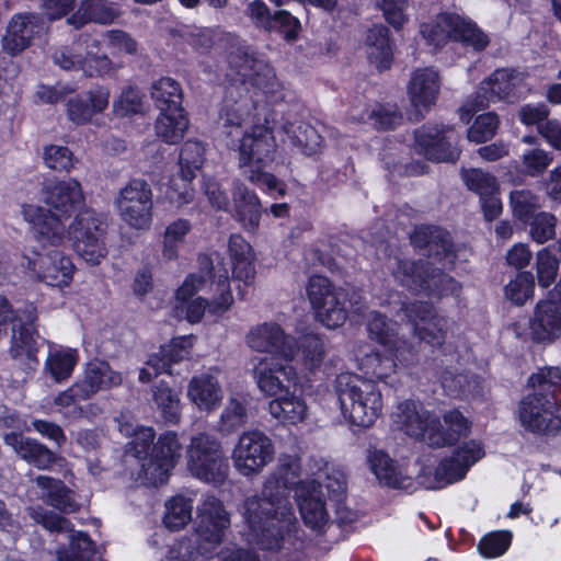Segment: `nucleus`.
Wrapping results in <instances>:
<instances>
[{
	"label": "nucleus",
	"mask_w": 561,
	"mask_h": 561,
	"mask_svg": "<svg viewBox=\"0 0 561 561\" xmlns=\"http://www.w3.org/2000/svg\"><path fill=\"white\" fill-rule=\"evenodd\" d=\"M280 481L270 477L261 496L245 500L243 518L244 536L249 543L276 554L278 561H300L304 546L301 530L289 502L287 490H295V497L305 526L316 534H324L332 525L322 491L311 488L307 481L283 470Z\"/></svg>",
	"instance_id": "obj_1"
},
{
	"label": "nucleus",
	"mask_w": 561,
	"mask_h": 561,
	"mask_svg": "<svg viewBox=\"0 0 561 561\" xmlns=\"http://www.w3.org/2000/svg\"><path fill=\"white\" fill-rule=\"evenodd\" d=\"M230 64L240 78L228 87L219 118L227 135L234 138L253 125H260L255 113L259 94L267 102L276 103L286 93L274 69L264 59L241 53L232 55Z\"/></svg>",
	"instance_id": "obj_2"
},
{
	"label": "nucleus",
	"mask_w": 561,
	"mask_h": 561,
	"mask_svg": "<svg viewBox=\"0 0 561 561\" xmlns=\"http://www.w3.org/2000/svg\"><path fill=\"white\" fill-rule=\"evenodd\" d=\"M35 198L48 208L34 203L22 205L21 214L32 237L43 248L62 245L67 238L65 220L84 202L80 182L73 178L49 181Z\"/></svg>",
	"instance_id": "obj_3"
},
{
	"label": "nucleus",
	"mask_w": 561,
	"mask_h": 561,
	"mask_svg": "<svg viewBox=\"0 0 561 561\" xmlns=\"http://www.w3.org/2000/svg\"><path fill=\"white\" fill-rule=\"evenodd\" d=\"M411 242L417 248H428L432 261L426 263L398 261L393 277L402 286L416 293L426 291L428 296L457 294L460 289L459 284L439 270L432 267L435 262L442 261L453 264L448 234L437 228L420 227L411 236Z\"/></svg>",
	"instance_id": "obj_4"
},
{
	"label": "nucleus",
	"mask_w": 561,
	"mask_h": 561,
	"mask_svg": "<svg viewBox=\"0 0 561 561\" xmlns=\"http://www.w3.org/2000/svg\"><path fill=\"white\" fill-rule=\"evenodd\" d=\"M444 424L434 413L414 401H403L392 413V421L407 435L426 443L431 447L451 446L471 433L472 422L457 410L442 415Z\"/></svg>",
	"instance_id": "obj_5"
},
{
	"label": "nucleus",
	"mask_w": 561,
	"mask_h": 561,
	"mask_svg": "<svg viewBox=\"0 0 561 561\" xmlns=\"http://www.w3.org/2000/svg\"><path fill=\"white\" fill-rule=\"evenodd\" d=\"M230 515L222 502L205 494L196 506L194 537L175 541L168 551L169 561H209L230 528Z\"/></svg>",
	"instance_id": "obj_6"
},
{
	"label": "nucleus",
	"mask_w": 561,
	"mask_h": 561,
	"mask_svg": "<svg viewBox=\"0 0 561 561\" xmlns=\"http://www.w3.org/2000/svg\"><path fill=\"white\" fill-rule=\"evenodd\" d=\"M232 302L228 268L213 266L208 280L199 274H190L184 279L176 290L174 312L179 319L197 323L205 314L207 306L210 313L219 316Z\"/></svg>",
	"instance_id": "obj_7"
},
{
	"label": "nucleus",
	"mask_w": 561,
	"mask_h": 561,
	"mask_svg": "<svg viewBox=\"0 0 561 561\" xmlns=\"http://www.w3.org/2000/svg\"><path fill=\"white\" fill-rule=\"evenodd\" d=\"M240 136L236 137V142L232 140V148L237 152L241 173L272 197L284 196L285 185L266 171L276 154V141L271 128L261 124L253 125Z\"/></svg>",
	"instance_id": "obj_8"
},
{
	"label": "nucleus",
	"mask_w": 561,
	"mask_h": 561,
	"mask_svg": "<svg viewBox=\"0 0 561 561\" xmlns=\"http://www.w3.org/2000/svg\"><path fill=\"white\" fill-rule=\"evenodd\" d=\"M531 390L519 403L518 420L530 432L545 433L561 427V404L554 392L561 389V369L546 367L533 374L527 383Z\"/></svg>",
	"instance_id": "obj_9"
},
{
	"label": "nucleus",
	"mask_w": 561,
	"mask_h": 561,
	"mask_svg": "<svg viewBox=\"0 0 561 561\" xmlns=\"http://www.w3.org/2000/svg\"><path fill=\"white\" fill-rule=\"evenodd\" d=\"M336 392L345 421L358 427L371 426L381 415L382 394L377 383L355 374L336 377Z\"/></svg>",
	"instance_id": "obj_10"
},
{
	"label": "nucleus",
	"mask_w": 561,
	"mask_h": 561,
	"mask_svg": "<svg viewBox=\"0 0 561 561\" xmlns=\"http://www.w3.org/2000/svg\"><path fill=\"white\" fill-rule=\"evenodd\" d=\"M36 319L37 310L34 304L27 302L14 309L5 297L0 296V340L7 335L9 324L12 323L10 354L28 369L38 365L41 336L34 328Z\"/></svg>",
	"instance_id": "obj_11"
},
{
	"label": "nucleus",
	"mask_w": 561,
	"mask_h": 561,
	"mask_svg": "<svg viewBox=\"0 0 561 561\" xmlns=\"http://www.w3.org/2000/svg\"><path fill=\"white\" fill-rule=\"evenodd\" d=\"M485 456L480 439H470L459 444L450 457L439 461L433 456H424L417 473L421 486L438 490L462 480L469 469Z\"/></svg>",
	"instance_id": "obj_12"
},
{
	"label": "nucleus",
	"mask_w": 561,
	"mask_h": 561,
	"mask_svg": "<svg viewBox=\"0 0 561 561\" xmlns=\"http://www.w3.org/2000/svg\"><path fill=\"white\" fill-rule=\"evenodd\" d=\"M420 33L427 45L442 47L450 39L459 41L476 50L484 49L489 37L477 24L458 13H440L420 26Z\"/></svg>",
	"instance_id": "obj_13"
},
{
	"label": "nucleus",
	"mask_w": 561,
	"mask_h": 561,
	"mask_svg": "<svg viewBox=\"0 0 561 561\" xmlns=\"http://www.w3.org/2000/svg\"><path fill=\"white\" fill-rule=\"evenodd\" d=\"M186 463L192 476L206 483L221 484L229 472L220 442L204 433L191 438L186 449Z\"/></svg>",
	"instance_id": "obj_14"
},
{
	"label": "nucleus",
	"mask_w": 561,
	"mask_h": 561,
	"mask_svg": "<svg viewBox=\"0 0 561 561\" xmlns=\"http://www.w3.org/2000/svg\"><path fill=\"white\" fill-rule=\"evenodd\" d=\"M98 39H79L70 46L55 50L54 62L67 71H82L85 77L102 78L113 76L119 68L107 55L99 54Z\"/></svg>",
	"instance_id": "obj_15"
},
{
	"label": "nucleus",
	"mask_w": 561,
	"mask_h": 561,
	"mask_svg": "<svg viewBox=\"0 0 561 561\" xmlns=\"http://www.w3.org/2000/svg\"><path fill=\"white\" fill-rule=\"evenodd\" d=\"M525 77L514 69H496L484 79L474 94L467 98L459 108L460 121L468 124L473 114L490 102L515 98L522 90Z\"/></svg>",
	"instance_id": "obj_16"
},
{
	"label": "nucleus",
	"mask_w": 561,
	"mask_h": 561,
	"mask_svg": "<svg viewBox=\"0 0 561 561\" xmlns=\"http://www.w3.org/2000/svg\"><path fill=\"white\" fill-rule=\"evenodd\" d=\"M105 218L91 209L79 213L69 229L66 241L71 240L75 251L87 263L98 265L106 256L104 242Z\"/></svg>",
	"instance_id": "obj_17"
},
{
	"label": "nucleus",
	"mask_w": 561,
	"mask_h": 561,
	"mask_svg": "<svg viewBox=\"0 0 561 561\" xmlns=\"http://www.w3.org/2000/svg\"><path fill=\"white\" fill-rule=\"evenodd\" d=\"M121 220L133 230L147 231L153 221L152 191L145 180L135 179L114 198Z\"/></svg>",
	"instance_id": "obj_18"
},
{
	"label": "nucleus",
	"mask_w": 561,
	"mask_h": 561,
	"mask_svg": "<svg viewBox=\"0 0 561 561\" xmlns=\"http://www.w3.org/2000/svg\"><path fill=\"white\" fill-rule=\"evenodd\" d=\"M274 456L273 440L260 430L244 431L231 450L233 467L243 477L259 474Z\"/></svg>",
	"instance_id": "obj_19"
},
{
	"label": "nucleus",
	"mask_w": 561,
	"mask_h": 561,
	"mask_svg": "<svg viewBox=\"0 0 561 561\" xmlns=\"http://www.w3.org/2000/svg\"><path fill=\"white\" fill-rule=\"evenodd\" d=\"M182 444L175 432L162 433L152 446V453L148 460L141 462L136 481L150 486L165 483L182 457Z\"/></svg>",
	"instance_id": "obj_20"
},
{
	"label": "nucleus",
	"mask_w": 561,
	"mask_h": 561,
	"mask_svg": "<svg viewBox=\"0 0 561 561\" xmlns=\"http://www.w3.org/2000/svg\"><path fill=\"white\" fill-rule=\"evenodd\" d=\"M307 296L316 319L328 329H336L347 318L344 294L324 276L313 275L307 284Z\"/></svg>",
	"instance_id": "obj_21"
},
{
	"label": "nucleus",
	"mask_w": 561,
	"mask_h": 561,
	"mask_svg": "<svg viewBox=\"0 0 561 561\" xmlns=\"http://www.w3.org/2000/svg\"><path fill=\"white\" fill-rule=\"evenodd\" d=\"M30 277L58 289L67 288L73 280L76 266L64 252L54 249L44 253L35 252L33 257L24 255Z\"/></svg>",
	"instance_id": "obj_22"
},
{
	"label": "nucleus",
	"mask_w": 561,
	"mask_h": 561,
	"mask_svg": "<svg viewBox=\"0 0 561 561\" xmlns=\"http://www.w3.org/2000/svg\"><path fill=\"white\" fill-rule=\"evenodd\" d=\"M282 470L288 471L293 478L307 481L311 488L320 491L325 488L329 494H343L346 488L344 474L323 459L312 460L302 468L299 459L288 458L283 461Z\"/></svg>",
	"instance_id": "obj_23"
},
{
	"label": "nucleus",
	"mask_w": 561,
	"mask_h": 561,
	"mask_svg": "<svg viewBox=\"0 0 561 561\" xmlns=\"http://www.w3.org/2000/svg\"><path fill=\"white\" fill-rule=\"evenodd\" d=\"M245 344L256 353L274 354L285 360L295 358V339L275 322L253 325L245 335Z\"/></svg>",
	"instance_id": "obj_24"
},
{
	"label": "nucleus",
	"mask_w": 561,
	"mask_h": 561,
	"mask_svg": "<svg viewBox=\"0 0 561 561\" xmlns=\"http://www.w3.org/2000/svg\"><path fill=\"white\" fill-rule=\"evenodd\" d=\"M401 311L411 322L414 333L420 341L433 346L443 344L449 328L448 320L439 316L427 302L416 301L401 307Z\"/></svg>",
	"instance_id": "obj_25"
},
{
	"label": "nucleus",
	"mask_w": 561,
	"mask_h": 561,
	"mask_svg": "<svg viewBox=\"0 0 561 561\" xmlns=\"http://www.w3.org/2000/svg\"><path fill=\"white\" fill-rule=\"evenodd\" d=\"M367 462L380 484L410 492L415 490L416 485H420L419 479L414 478V470L399 465L383 450H369Z\"/></svg>",
	"instance_id": "obj_26"
},
{
	"label": "nucleus",
	"mask_w": 561,
	"mask_h": 561,
	"mask_svg": "<svg viewBox=\"0 0 561 561\" xmlns=\"http://www.w3.org/2000/svg\"><path fill=\"white\" fill-rule=\"evenodd\" d=\"M282 375L289 383H296L298 375L296 368L289 364L275 362L272 358H261L253 369V378L260 392L271 399H276L289 388L279 379Z\"/></svg>",
	"instance_id": "obj_27"
},
{
	"label": "nucleus",
	"mask_w": 561,
	"mask_h": 561,
	"mask_svg": "<svg viewBox=\"0 0 561 561\" xmlns=\"http://www.w3.org/2000/svg\"><path fill=\"white\" fill-rule=\"evenodd\" d=\"M44 32V22L35 13L14 14L2 37L3 50L15 56L26 49Z\"/></svg>",
	"instance_id": "obj_28"
},
{
	"label": "nucleus",
	"mask_w": 561,
	"mask_h": 561,
	"mask_svg": "<svg viewBox=\"0 0 561 561\" xmlns=\"http://www.w3.org/2000/svg\"><path fill=\"white\" fill-rule=\"evenodd\" d=\"M194 344L193 335L173 339L168 345L161 346L158 353L152 354L146 366L139 371L141 382H150L160 374L170 373L171 365L187 358Z\"/></svg>",
	"instance_id": "obj_29"
},
{
	"label": "nucleus",
	"mask_w": 561,
	"mask_h": 561,
	"mask_svg": "<svg viewBox=\"0 0 561 561\" xmlns=\"http://www.w3.org/2000/svg\"><path fill=\"white\" fill-rule=\"evenodd\" d=\"M407 91L411 105L416 113L422 115L427 112L435 105L439 95L440 78L438 71L433 67L415 69L411 73Z\"/></svg>",
	"instance_id": "obj_30"
},
{
	"label": "nucleus",
	"mask_w": 561,
	"mask_h": 561,
	"mask_svg": "<svg viewBox=\"0 0 561 561\" xmlns=\"http://www.w3.org/2000/svg\"><path fill=\"white\" fill-rule=\"evenodd\" d=\"M108 104L110 90L106 87L98 85L69 99L67 102V116L77 125L93 123L99 115L106 111Z\"/></svg>",
	"instance_id": "obj_31"
},
{
	"label": "nucleus",
	"mask_w": 561,
	"mask_h": 561,
	"mask_svg": "<svg viewBox=\"0 0 561 561\" xmlns=\"http://www.w3.org/2000/svg\"><path fill=\"white\" fill-rule=\"evenodd\" d=\"M534 342L550 344L561 337V306L550 299L540 300L529 320Z\"/></svg>",
	"instance_id": "obj_32"
},
{
	"label": "nucleus",
	"mask_w": 561,
	"mask_h": 561,
	"mask_svg": "<svg viewBox=\"0 0 561 561\" xmlns=\"http://www.w3.org/2000/svg\"><path fill=\"white\" fill-rule=\"evenodd\" d=\"M367 328L371 337L376 339L383 347L394 348L396 359L401 366L408 367L413 363L417 351L397 336V323L387 322L382 314L374 311L369 316Z\"/></svg>",
	"instance_id": "obj_33"
},
{
	"label": "nucleus",
	"mask_w": 561,
	"mask_h": 561,
	"mask_svg": "<svg viewBox=\"0 0 561 561\" xmlns=\"http://www.w3.org/2000/svg\"><path fill=\"white\" fill-rule=\"evenodd\" d=\"M187 398L202 412H214L222 402L224 391L217 371L194 376L187 386Z\"/></svg>",
	"instance_id": "obj_34"
},
{
	"label": "nucleus",
	"mask_w": 561,
	"mask_h": 561,
	"mask_svg": "<svg viewBox=\"0 0 561 561\" xmlns=\"http://www.w3.org/2000/svg\"><path fill=\"white\" fill-rule=\"evenodd\" d=\"M122 381V375L113 370L106 362L94 359L85 365L83 377L77 381V387L81 398L89 399L99 391L119 386Z\"/></svg>",
	"instance_id": "obj_35"
},
{
	"label": "nucleus",
	"mask_w": 561,
	"mask_h": 561,
	"mask_svg": "<svg viewBox=\"0 0 561 561\" xmlns=\"http://www.w3.org/2000/svg\"><path fill=\"white\" fill-rule=\"evenodd\" d=\"M118 431L131 440L126 445V457H133L142 462L148 460V450L151 447L156 432L150 426H141L136 424L134 419L127 414H121L116 419Z\"/></svg>",
	"instance_id": "obj_36"
},
{
	"label": "nucleus",
	"mask_w": 561,
	"mask_h": 561,
	"mask_svg": "<svg viewBox=\"0 0 561 561\" xmlns=\"http://www.w3.org/2000/svg\"><path fill=\"white\" fill-rule=\"evenodd\" d=\"M3 440L8 446L12 447L19 456L38 469L45 470L50 468L54 463L62 461V458L57 457L44 445L32 438L24 437L21 433L12 432L5 434Z\"/></svg>",
	"instance_id": "obj_37"
},
{
	"label": "nucleus",
	"mask_w": 561,
	"mask_h": 561,
	"mask_svg": "<svg viewBox=\"0 0 561 561\" xmlns=\"http://www.w3.org/2000/svg\"><path fill=\"white\" fill-rule=\"evenodd\" d=\"M228 253L233 279L252 284L255 278V254L251 244L240 234H233L229 239Z\"/></svg>",
	"instance_id": "obj_38"
},
{
	"label": "nucleus",
	"mask_w": 561,
	"mask_h": 561,
	"mask_svg": "<svg viewBox=\"0 0 561 561\" xmlns=\"http://www.w3.org/2000/svg\"><path fill=\"white\" fill-rule=\"evenodd\" d=\"M48 352L44 362V374L55 382L69 379L78 364L79 353L76 348L47 342Z\"/></svg>",
	"instance_id": "obj_39"
},
{
	"label": "nucleus",
	"mask_w": 561,
	"mask_h": 561,
	"mask_svg": "<svg viewBox=\"0 0 561 561\" xmlns=\"http://www.w3.org/2000/svg\"><path fill=\"white\" fill-rule=\"evenodd\" d=\"M234 213L238 220L248 231H255L260 226L261 202L255 192L243 183L236 182L232 191Z\"/></svg>",
	"instance_id": "obj_40"
},
{
	"label": "nucleus",
	"mask_w": 561,
	"mask_h": 561,
	"mask_svg": "<svg viewBox=\"0 0 561 561\" xmlns=\"http://www.w3.org/2000/svg\"><path fill=\"white\" fill-rule=\"evenodd\" d=\"M268 412L273 419L285 425H297L305 422L309 409L304 398L290 390L268 402Z\"/></svg>",
	"instance_id": "obj_41"
},
{
	"label": "nucleus",
	"mask_w": 561,
	"mask_h": 561,
	"mask_svg": "<svg viewBox=\"0 0 561 561\" xmlns=\"http://www.w3.org/2000/svg\"><path fill=\"white\" fill-rule=\"evenodd\" d=\"M118 15V8L112 2L106 0H82L77 11L67 20V23L76 28L92 22L111 24Z\"/></svg>",
	"instance_id": "obj_42"
},
{
	"label": "nucleus",
	"mask_w": 561,
	"mask_h": 561,
	"mask_svg": "<svg viewBox=\"0 0 561 561\" xmlns=\"http://www.w3.org/2000/svg\"><path fill=\"white\" fill-rule=\"evenodd\" d=\"M365 51L368 61L378 71L387 70L392 64L393 49L389 30L383 25L373 26L366 35Z\"/></svg>",
	"instance_id": "obj_43"
},
{
	"label": "nucleus",
	"mask_w": 561,
	"mask_h": 561,
	"mask_svg": "<svg viewBox=\"0 0 561 561\" xmlns=\"http://www.w3.org/2000/svg\"><path fill=\"white\" fill-rule=\"evenodd\" d=\"M385 348H388V346ZM389 350L393 354L383 356L379 351L368 352V347L360 346L354 354L358 369L371 378L386 380L396 373L398 366L393 358L396 357L394 348L389 346Z\"/></svg>",
	"instance_id": "obj_44"
},
{
	"label": "nucleus",
	"mask_w": 561,
	"mask_h": 561,
	"mask_svg": "<svg viewBox=\"0 0 561 561\" xmlns=\"http://www.w3.org/2000/svg\"><path fill=\"white\" fill-rule=\"evenodd\" d=\"M415 139L428 160L456 162L460 157V150L451 145L450 137L445 134L420 130L416 133Z\"/></svg>",
	"instance_id": "obj_45"
},
{
	"label": "nucleus",
	"mask_w": 561,
	"mask_h": 561,
	"mask_svg": "<svg viewBox=\"0 0 561 561\" xmlns=\"http://www.w3.org/2000/svg\"><path fill=\"white\" fill-rule=\"evenodd\" d=\"M35 481L41 490V499L48 505L64 513H72L79 508L73 499V492L60 480L47 476H38Z\"/></svg>",
	"instance_id": "obj_46"
},
{
	"label": "nucleus",
	"mask_w": 561,
	"mask_h": 561,
	"mask_svg": "<svg viewBox=\"0 0 561 561\" xmlns=\"http://www.w3.org/2000/svg\"><path fill=\"white\" fill-rule=\"evenodd\" d=\"M188 128V118L181 110L161 111L157 123L156 131L158 137L168 144L179 142Z\"/></svg>",
	"instance_id": "obj_47"
},
{
	"label": "nucleus",
	"mask_w": 561,
	"mask_h": 561,
	"mask_svg": "<svg viewBox=\"0 0 561 561\" xmlns=\"http://www.w3.org/2000/svg\"><path fill=\"white\" fill-rule=\"evenodd\" d=\"M297 353H300L302 369L313 374L320 369L325 357L323 341L316 334H306L295 340V356Z\"/></svg>",
	"instance_id": "obj_48"
},
{
	"label": "nucleus",
	"mask_w": 561,
	"mask_h": 561,
	"mask_svg": "<svg viewBox=\"0 0 561 561\" xmlns=\"http://www.w3.org/2000/svg\"><path fill=\"white\" fill-rule=\"evenodd\" d=\"M151 96L160 111L183 108L182 89L179 82L170 77L160 78L152 83Z\"/></svg>",
	"instance_id": "obj_49"
},
{
	"label": "nucleus",
	"mask_w": 561,
	"mask_h": 561,
	"mask_svg": "<svg viewBox=\"0 0 561 561\" xmlns=\"http://www.w3.org/2000/svg\"><path fill=\"white\" fill-rule=\"evenodd\" d=\"M191 222L186 219H175L165 226L162 242V256L165 260H175L185 244L191 232Z\"/></svg>",
	"instance_id": "obj_50"
},
{
	"label": "nucleus",
	"mask_w": 561,
	"mask_h": 561,
	"mask_svg": "<svg viewBox=\"0 0 561 561\" xmlns=\"http://www.w3.org/2000/svg\"><path fill=\"white\" fill-rule=\"evenodd\" d=\"M249 402L244 397L232 396L227 401L219 420V431L231 434L248 422Z\"/></svg>",
	"instance_id": "obj_51"
},
{
	"label": "nucleus",
	"mask_w": 561,
	"mask_h": 561,
	"mask_svg": "<svg viewBox=\"0 0 561 561\" xmlns=\"http://www.w3.org/2000/svg\"><path fill=\"white\" fill-rule=\"evenodd\" d=\"M205 146L197 140H187L179 157L180 174L185 181H192L205 162Z\"/></svg>",
	"instance_id": "obj_52"
},
{
	"label": "nucleus",
	"mask_w": 561,
	"mask_h": 561,
	"mask_svg": "<svg viewBox=\"0 0 561 561\" xmlns=\"http://www.w3.org/2000/svg\"><path fill=\"white\" fill-rule=\"evenodd\" d=\"M193 499L176 495L165 503L163 523L171 530H180L192 520Z\"/></svg>",
	"instance_id": "obj_53"
},
{
	"label": "nucleus",
	"mask_w": 561,
	"mask_h": 561,
	"mask_svg": "<svg viewBox=\"0 0 561 561\" xmlns=\"http://www.w3.org/2000/svg\"><path fill=\"white\" fill-rule=\"evenodd\" d=\"M153 401L165 422L176 424L181 419V403L176 391L160 382L153 389Z\"/></svg>",
	"instance_id": "obj_54"
},
{
	"label": "nucleus",
	"mask_w": 561,
	"mask_h": 561,
	"mask_svg": "<svg viewBox=\"0 0 561 561\" xmlns=\"http://www.w3.org/2000/svg\"><path fill=\"white\" fill-rule=\"evenodd\" d=\"M69 552L58 551V561H95L93 542L81 531L69 535Z\"/></svg>",
	"instance_id": "obj_55"
},
{
	"label": "nucleus",
	"mask_w": 561,
	"mask_h": 561,
	"mask_svg": "<svg viewBox=\"0 0 561 561\" xmlns=\"http://www.w3.org/2000/svg\"><path fill=\"white\" fill-rule=\"evenodd\" d=\"M287 133L290 135L293 144L306 156L316 154L322 148L321 136L314 127L308 124L301 123L296 128L291 126Z\"/></svg>",
	"instance_id": "obj_56"
},
{
	"label": "nucleus",
	"mask_w": 561,
	"mask_h": 561,
	"mask_svg": "<svg viewBox=\"0 0 561 561\" xmlns=\"http://www.w3.org/2000/svg\"><path fill=\"white\" fill-rule=\"evenodd\" d=\"M535 291V280L530 272L518 273L505 286V297L516 306H523L531 299Z\"/></svg>",
	"instance_id": "obj_57"
},
{
	"label": "nucleus",
	"mask_w": 561,
	"mask_h": 561,
	"mask_svg": "<svg viewBox=\"0 0 561 561\" xmlns=\"http://www.w3.org/2000/svg\"><path fill=\"white\" fill-rule=\"evenodd\" d=\"M461 178L466 186L478 194L479 197L499 192V183L495 176L481 169H463L461 171Z\"/></svg>",
	"instance_id": "obj_58"
},
{
	"label": "nucleus",
	"mask_w": 561,
	"mask_h": 561,
	"mask_svg": "<svg viewBox=\"0 0 561 561\" xmlns=\"http://www.w3.org/2000/svg\"><path fill=\"white\" fill-rule=\"evenodd\" d=\"M100 47L103 45L113 55L135 54L137 51L136 41L126 32L121 30H111L101 34Z\"/></svg>",
	"instance_id": "obj_59"
},
{
	"label": "nucleus",
	"mask_w": 561,
	"mask_h": 561,
	"mask_svg": "<svg viewBox=\"0 0 561 561\" xmlns=\"http://www.w3.org/2000/svg\"><path fill=\"white\" fill-rule=\"evenodd\" d=\"M145 107V96L135 88L123 90L113 102L114 113L122 117L142 113Z\"/></svg>",
	"instance_id": "obj_60"
},
{
	"label": "nucleus",
	"mask_w": 561,
	"mask_h": 561,
	"mask_svg": "<svg viewBox=\"0 0 561 561\" xmlns=\"http://www.w3.org/2000/svg\"><path fill=\"white\" fill-rule=\"evenodd\" d=\"M499 123L500 121L495 113L489 112L481 114L468 129L467 137L470 141L476 144L485 142L495 135Z\"/></svg>",
	"instance_id": "obj_61"
},
{
	"label": "nucleus",
	"mask_w": 561,
	"mask_h": 561,
	"mask_svg": "<svg viewBox=\"0 0 561 561\" xmlns=\"http://www.w3.org/2000/svg\"><path fill=\"white\" fill-rule=\"evenodd\" d=\"M511 542L512 534L510 531H492L480 540L478 549L482 557L493 559L504 554Z\"/></svg>",
	"instance_id": "obj_62"
},
{
	"label": "nucleus",
	"mask_w": 561,
	"mask_h": 561,
	"mask_svg": "<svg viewBox=\"0 0 561 561\" xmlns=\"http://www.w3.org/2000/svg\"><path fill=\"white\" fill-rule=\"evenodd\" d=\"M510 205L516 218L528 221L539 207V201L529 190H516L511 193Z\"/></svg>",
	"instance_id": "obj_63"
},
{
	"label": "nucleus",
	"mask_w": 561,
	"mask_h": 561,
	"mask_svg": "<svg viewBox=\"0 0 561 561\" xmlns=\"http://www.w3.org/2000/svg\"><path fill=\"white\" fill-rule=\"evenodd\" d=\"M28 514L36 524L42 525L51 533L60 534L71 531V525L67 518L56 513L48 512L41 506L28 507Z\"/></svg>",
	"instance_id": "obj_64"
}]
</instances>
